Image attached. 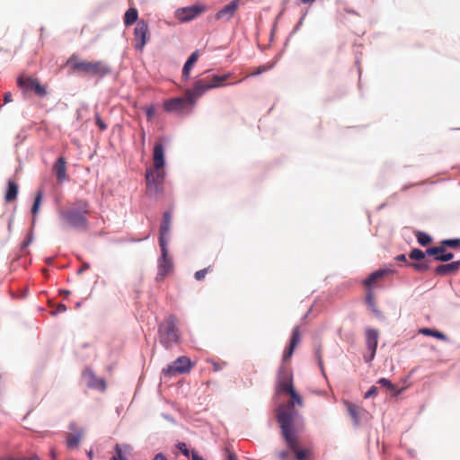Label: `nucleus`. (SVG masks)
<instances>
[{"instance_id":"nucleus-1","label":"nucleus","mask_w":460,"mask_h":460,"mask_svg":"<svg viewBox=\"0 0 460 460\" xmlns=\"http://www.w3.org/2000/svg\"><path fill=\"white\" fill-rule=\"evenodd\" d=\"M91 212L90 204L87 200L77 199L67 204V207L58 210L60 220L76 230H87V215Z\"/></svg>"},{"instance_id":"nucleus-2","label":"nucleus","mask_w":460,"mask_h":460,"mask_svg":"<svg viewBox=\"0 0 460 460\" xmlns=\"http://www.w3.org/2000/svg\"><path fill=\"white\" fill-rule=\"evenodd\" d=\"M280 434L291 452H293L297 460H305L312 455L310 448H301L299 447V433L303 426L294 427L292 418L286 414L279 416Z\"/></svg>"},{"instance_id":"nucleus-3","label":"nucleus","mask_w":460,"mask_h":460,"mask_svg":"<svg viewBox=\"0 0 460 460\" xmlns=\"http://www.w3.org/2000/svg\"><path fill=\"white\" fill-rule=\"evenodd\" d=\"M230 77L231 74L227 73L222 75H212L210 76L198 79L194 82L191 89H187L185 91V95L189 97L190 105H194L196 101L207 91L226 85V82Z\"/></svg>"},{"instance_id":"nucleus-4","label":"nucleus","mask_w":460,"mask_h":460,"mask_svg":"<svg viewBox=\"0 0 460 460\" xmlns=\"http://www.w3.org/2000/svg\"><path fill=\"white\" fill-rule=\"evenodd\" d=\"M67 64L75 73L102 77L111 72L109 65L102 60H79L75 55L70 57Z\"/></svg>"},{"instance_id":"nucleus-5","label":"nucleus","mask_w":460,"mask_h":460,"mask_svg":"<svg viewBox=\"0 0 460 460\" xmlns=\"http://www.w3.org/2000/svg\"><path fill=\"white\" fill-rule=\"evenodd\" d=\"M160 342L165 347L170 348L178 343L180 334L176 326V320L173 316H169L159 325Z\"/></svg>"},{"instance_id":"nucleus-6","label":"nucleus","mask_w":460,"mask_h":460,"mask_svg":"<svg viewBox=\"0 0 460 460\" xmlns=\"http://www.w3.org/2000/svg\"><path fill=\"white\" fill-rule=\"evenodd\" d=\"M288 394L290 395V400L286 404H280L276 410L277 421L279 424V416L286 414L292 418L294 427H301L302 425H299L296 421L298 412L294 407L295 404L303 406V399L295 389L290 391Z\"/></svg>"},{"instance_id":"nucleus-7","label":"nucleus","mask_w":460,"mask_h":460,"mask_svg":"<svg viewBox=\"0 0 460 460\" xmlns=\"http://www.w3.org/2000/svg\"><path fill=\"white\" fill-rule=\"evenodd\" d=\"M18 86L23 93L33 92L39 97L47 95V89L38 78L22 74L17 79Z\"/></svg>"},{"instance_id":"nucleus-8","label":"nucleus","mask_w":460,"mask_h":460,"mask_svg":"<svg viewBox=\"0 0 460 460\" xmlns=\"http://www.w3.org/2000/svg\"><path fill=\"white\" fill-rule=\"evenodd\" d=\"M160 248L161 257L158 260V273L156 276V280L158 281L164 280L173 270V263L172 259L169 257L167 246L162 244Z\"/></svg>"},{"instance_id":"nucleus-9","label":"nucleus","mask_w":460,"mask_h":460,"mask_svg":"<svg viewBox=\"0 0 460 460\" xmlns=\"http://www.w3.org/2000/svg\"><path fill=\"white\" fill-rule=\"evenodd\" d=\"M193 367L190 359L186 356L179 357L172 365L168 366L163 372L167 376H174L189 373Z\"/></svg>"},{"instance_id":"nucleus-10","label":"nucleus","mask_w":460,"mask_h":460,"mask_svg":"<svg viewBox=\"0 0 460 460\" xmlns=\"http://www.w3.org/2000/svg\"><path fill=\"white\" fill-rule=\"evenodd\" d=\"M135 48L142 51L149 39V26L147 22L140 20L137 22L134 30Z\"/></svg>"},{"instance_id":"nucleus-11","label":"nucleus","mask_w":460,"mask_h":460,"mask_svg":"<svg viewBox=\"0 0 460 460\" xmlns=\"http://www.w3.org/2000/svg\"><path fill=\"white\" fill-rule=\"evenodd\" d=\"M193 105H190L189 97H178L167 100L164 103V108L168 112L183 113L187 109V112L191 111Z\"/></svg>"},{"instance_id":"nucleus-12","label":"nucleus","mask_w":460,"mask_h":460,"mask_svg":"<svg viewBox=\"0 0 460 460\" xmlns=\"http://www.w3.org/2000/svg\"><path fill=\"white\" fill-rule=\"evenodd\" d=\"M293 389L292 376L285 367H280L277 378V394H288Z\"/></svg>"},{"instance_id":"nucleus-13","label":"nucleus","mask_w":460,"mask_h":460,"mask_svg":"<svg viewBox=\"0 0 460 460\" xmlns=\"http://www.w3.org/2000/svg\"><path fill=\"white\" fill-rule=\"evenodd\" d=\"M365 336H366V345L367 349L370 351L369 356H365L364 359L366 362H370L373 360L376 355L377 343H378V338H379V332L376 329L374 328H367L365 331Z\"/></svg>"},{"instance_id":"nucleus-14","label":"nucleus","mask_w":460,"mask_h":460,"mask_svg":"<svg viewBox=\"0 0 460 460\" xmlns=\"http://www.w3.org/2000/svg\"><path fill=\"white\" fill-rule=\"evenodd\" d=\"M146 188L151 193H157L162 189L164 181V172L160 170H156L154 172L152 170H147L146 174Z\"/></svg>"},{"instance_id":"nucleus-15","label":"nucleus","mask_w":460,"mask_h":460,"mask_svg":"<svg viewBox=\"0 0 460 460\" xmlns=\"http://www.w3.org/2000/svg\"><path fill=\"white\" fill-rule=\"evenodd\" d=\"M69 430L71 432L66 436V447L70 449L76 448L84 436V429L78 427L76 423L71 422L69 424Z\"/></svg>"},{"instance_id":"nucleus-16","label":"nucleus","mask_w":460,"mask_h":460,"mask_svg":"<svg viewBox=\"0 0 460 460\" xmlns=\"http://www.w3.org/2000/svg\"><path fill=\"white\" fill-rule=\"evenodd\" d=\"M204 7L198 5H191L187 7H181L176 10L175 17L182 22H189L194 18H196L199 14H200L204 11Z\"/></svg>"},{"instance_id":"nucleus-17","label":"nucleus","mask_w":460,"mask_h":460,"mask_svg":"<svg viewBox=\"0 0 460 460\" xmlns=\"http://www.w3.org/2000/svg\"><path fill=\"white\" fill-rule=\"evenodd\" d=\"M239 7V0H233L216 13V19L228 22Z\"/></svg>"},{"instance_id":"nucleus-18","label":"nucleus","mask_w":460,"mask_h":460,"mask_svg":"<svg viewBox=\"0 0 460 460\" xmlns=\"http://www.w3.org/2000/svg\"><path fill=\"white\" fill-rule=\"evenodd\" d=\"M171 223H172V217L171 214L168 211H165L163 214V221L160 226L159 229V245L162 246V244L167 246V240L166 235L169 234L171 229Z\"/></svg>"},{"instance_id":"nucleus-19","label":"nucleus","mask_w":460,"mask_h":460,"mask_svg":"<svg viewBox=\"0 0 460 460\" xmlns=\"http://www.w3.org/2000/svg\"><path fill=\"white\" fill-rule=\"evenodd\" d=\"M83 376L87 382V385L90 387L100 389L102 391L105 390L106 383L102 378H98L95 376L94 373L91 369H85L83 372Z\"/></svg>"},{"instance_id":"nucleus-20","label":"nucleus","mask_w":460,"mask_h":460,"mask_svg":"<svg viewBox=\"0 0 460 460\" xmlns=\"http://www.w3.org/2000/svg\"><path fill=\"white\" fill-rule=\"evenodd\" d=\"M460 269V261H455L447 264H440L435 270L434 273L438 276H447L456 273Z\"/></svg>"},{"instance_id":"nucleus-21","label":"nucleus","mask_w":460,"mask_h":460,"mask_svg":"<svg viewBox=\"0 0 460 460\" xmlns=\"http://www.w3.org/2000/svg\"><path fill=\"white\" fill-rule=\"evenodd\" d=\"M393 273L394 270L391 269H380L371 273L368 278L364 280L363 283L367 288H371L375 283Z\"/></svg>"},{"instance_id":"nucleus-22","label":"nucleus","mask_w":460,"mask_h":460,"mask_svg":"<svg viewBox=\"0 0 460 460\" xmlns=\"http://www.w3.org/2000/svg\"><path fill=\"white\" fill-rule=\"evenodd\" d=\"M153 161L155 170H161L164 166V149L161 143L155 145Z\"/></svg>"},{"instance_id":"nucleus-23","label":"nucleus","mask_w":460,"mask_h":460,"mask_svg":"<svg viewBox=\"0 0 460 460\" xmlns=\"http://www.w3.org/2000/svg\"><path fill=\"white\" fill-rule=\"evenodd\" d=\"M66 164L65 158L59 157L53 165V172L59 182H63L67 179Z\"/></svg>"},{"instance_id":"nucleus-24","label":"nucleus","mask_w":460,"mask_h":460,"mask_svg":"<svg viewBox=\"0 0 460 460\" xmlns=\"http://www.w3.org/2000/svg\"><path fill=\"white\" fill-rule=\"evenodd\" d=\"M344 404L349 416L353 420L354 424L358 425L360 421L361 415L364 412L363 408L350 402H345Z\"/></svg>"},{"instance_id":"nucleus-25","label":"nucleus","mask_w":460,"mask_h":460,"mask_svg":"<svg viewBox=\"0 0 460 460\" xmlns=\"http://www.w3.org/2000/svg\"><path fill=\"white\" fill-rule=\"evenodd\" d=\"M199 58V50L194 51L185 62L182 68V79L187 81L190 78V72Z\"/></svg>"},{"instance_id":"nucleus-26","label":"nucleus","mask_w":460,"mask_h":460,"mask_svg":"<svg viewBox=\"0 0 460 460\" xmlns=\"http://www.w3.org/2000/svg\"><path fill=\"white\" fill-rule=\"evenodd\" d=\"M18 195V185L13 181L9 180L4 199L6 202H12L16 199Z\"/></svg>"},{"instance_id":"nucleus-27","label":"nucleus","mask_w":460,"mask_h":460,"mask_svg":"<svg viewBox=\"0 0 460 460\" xmlns=\"http://www.w3.org/2000/svg\"><path fill=\"white\" fill-rule=\"evenodd\" d=\"M138 13L134 7L129 8L124 14V23L126 26H130L137 21Z\"/></svg>"},{"instance_id":"nucleus-28","label":"nucleus","mask_w":460,"mask_h":460,"mask_svg":"<svg viewBox=\"0 0 460 460\" xmlns=\"http://www.w3.org/2000/svg\"><path fill=\"white\" fill-rule=\"evenodd\" d=\"M419 332L427 336H432L441 341H447V336L439 331L429 329V328H421L419 330Z\"/></svg>"},{"instance_id":"nucleus-29","label":"nucleus","mask_w":460,"mask_h":460,"mask_svg":"<svg viewBox=\"0 0 460 460\" xmlns=\"http://www.w3.org/2000/svg\"><path fill=\"white\" fill-rule=\"evenodd\" d=\"M409 267H411L415 270L419 272H425L429 269V264L428 260L419 261L416 262H411L407 264Z\"/></svg>"},{"instance_id":"nucleus-30","label":"nucleus","mask_w":460,"mask_h":460,"mask_svg":"<svg viewBox=\"0 0 460 460\" xmlns=\"http://www.w3.org/2000/svg\"><path fill=\"white\" fill-rule=\"evenodd\" d=\"M377 384L394 392L395 395H398L402 392V389H397V387L394 385H393L391 381L388 380L387 378H380L377 381Z\"/></svg>"},{"instance_id":"nucleus-31","label":"nucleus","mask_w":460,"mask_h":460,"mask_svg":"<svg viewBox=\"0 0 460 460\" xmlns=\"http://www.w3.org/2000/svg\"><path fill=\"white\" fill-rule=\"evenodd\" d=\"M290 449L288 447V449H282L279 450L274 453L272 456V460H290L291 459V454Z\"/></svg>"},{"instance_id":"nucleus-32","label":"nucleus","mask_w":460,"mask_h":460,"mask_svg":"<svg viewBox=\"0 0 460 460\" xmlns=\"http://www.w3.org/2000/svg\"><path fill=\"white\" fill-rule=\"evenodd\" d=\"M367 303L368 306L370 307V309L372 310V312L376 314V316L382 317V313L377 309L375 300H374V297H373V295L370 292L367 293Z\"/></svg>"},{"instance_id":"nucleus-33","label":"nucleus","mask_w":460,"mask_h":460,"mask_svg":"<svg viewBox=\"0 0 460 460\" xmlns=\"http://www.w3.org/2000/svg\"><path fill=\"white\" fill-rule=\"evenodd\" d=\"M300 340H301V334H300L299 327L296 326L293 329L289 345L296 348L298 345V343L300 342Z\"/></svg>"},{"instance_id":"nucleus-34","label":"nucleus","mask_w":460,"mask_h":460,"mask_svg":"<svg viewBox=\"0 0 460 460\" xmlns=\"http://www.w3.org/2000/svg\"><path fill=\"white\" fill-rule=\"evenodd\" d=\"M416 237H417L418 243L422 246L429 244L432 241L431 237L428 234L420 232V231H418L416 233Z\"/></svg>"},{"instance_id":"nucleus-35","label":"nucleus","mask_w":460,"mask_h":460,"mask_svg":"<svg viewBox=\"0 0 460 460\" xmlns=\"http://www.w3.org/2000/svg\"><path fill=\"white\" fill-rule=\"evenodd\" d=\"M409 257L410 259L417 261H423L425 260V252L420 249L415 248L411 251Z\"/></svg>"},{"instance_id":"nucleus-36","label":"nucleus","mask_w":460,"mask_h":460,"mask_svg":"<svg viewBox=\"0 0 460 460\" xmlns=\"http://www.w3.org/2000/svg\"><path fill=\"white\" fill-rule=\"evenodd\" d=\"M454 258V253L446 251V247L443 246V252L438 253V257H435L436 261H449Z\"/></svg>"},{"instance_id":"nucleus-37","label":"nucleus","mask_w":460,"mask_h":460,"mask_svg":"<svg viewBox=\"0 0 460 460\" xmlns=\"http://www.w3.org/2000/svg\"><path fill=\"white\" fill-rule=\"evenodd\" d=\"M42 195H43L42 190H39L36 194L34 203L31 208V212L33 215H36L40 209V206L41 199H42Z\"/></svg>"},{"instance_id":"nucleus-38","label":"nucleus","mask_w":460,"mask_h":460,"mask_svg":"<svg viewBox=\"0 0 460 460\" xmlns=\"http://www.w3.org/2000/svg\"><path fill=\"white\" fill-rule=\"evenodd\" d=\"M443 252V245H439V246H434V247H429L426 250L425 252V255L428 254L429 256H434L435 257H438V253H441Z\"/></svg>"},{"instance_id":"nucleus-39","label":"nucleus","mask_w":460,"mask_h":460,"mask_svg":"<svg viewBox=\"0 0 460 460\" xmlns=\"http://www.w3.org/2000/svg\"><path fill=\"white\" fill-rule=\"evenodd\" d=\"M212 270V266H208V268L202 269L195 272L194 277L198 281H201L205 279L207 274Z\"/></svg>"},{"instance_id":"nucleus-40","label":"nucleus","mask_w":460,"mask_h":460,"mask_svg":"<svg viewBox=\"0 0 460 460\" xmlns=\"http://www.w3.org/2000/svg\"><path fill=\"white\" fill-rule=\"evenodd\" d=\"M441 245L449 248H456L460 246V239H446L441 242Z\"/></svg>"},{"instance_id":"nucleus-41","label":"nucleus","mask_w":460,"mask_h":460,"mask_svg":"<svg viewBox=\"0 0 460 460\" xmlns=\"http://www.w3.org/2000/svg\"><path fill=\"white\" fill-rule=\"evenodd\" d=\"M116 455L112 456L111 460H128L122 454V449L119 444L115 446Z\"/></svg>"},{"instance_id":"nucleus-42","label":"nucleus","mask_w":460,"mask_h":460,"mask_svg":"<svg viewBox=\"0 0 460 460\" xmlns=\"http://www.w3.org/2000/svg\"><path fill=\"white\" fill-rule=\"evenodd\" d=\"M295 349L296 348H294L290 345L288 346V348L283 353V357H282L283 362H288L291 358Z\"/></svg>"},{"instance_id":"nucleus-43","label":"nucleus","mask_w":460,"mask_h":460,"mask_svg":"<svg viewBox=\"0 0 460 460\" xmlns=\"http://www.w3.org/2000/svg\"><path fill=\"white\" fill-rule=\"evenodd\" d=\"M270 68H271V66H267V65L260 66L259 67L256 68V70L252 72L250 74V75H252V76L259 75L261 73L270 70Z\"/></svg>"},{"instance_id":"nucleus-44","label":"nucleus","mask_w":460,"mask_h":460,"mask_svg":"<svg viewBox=\"0 0 460 460\" xmlns=\"http://www.w3.org/2000/svg\"><path fill=\"white\" fill-rule=\"evenodd\" d=\"M146 114L148 120H152L153 118L155 115V109L153 105L146 107Z\"/></svg>"},{"instance_id":"nucleus-45","label":"nucleus","mask_w":460,"mask_h":460,"mask_svg":"<svg viewBox=\"0 0 460 460\" xmlns=\"http://www.w3.org/2000/svg\"><path fill=\"white\" fill-rule=\"evenodd\" d=\"M177 448L185 456H190V450L188 449L187 446L185 443L183 442H179L177 444Z\"/></svg>"},{"instance_id":"nucleus-46","label":"nucleus","mask_w":460,"mask_h":460,"mask_svg":"<svg viewBox=\"0 0 460 460\" xmlns=\"http://www.w3.org/2000/svg\"><path fill=\"white\" fill-rule=\"evenodd\" d=\"M376 394H377V388L376 386H371L369 388V390L365 394L364 397L366 399L370 398V397L376 396Z\"/></svg>"},{"instance_id":"nucleus-47","label":"nucleus","mask_w":460,"mask_h":460,"mask_svg":"<svg viewBox=\"0 0 460 460\" xmlns=\"http://www.w3.org/2000/svg\"><path fill=\"white\" fill-rule=\"evenodd\" d=\"M96 124L102 131L107 128L106 124L102 120L99 115H96Z\"/></svg>"},{"instance_id":"nucleus-48","label":"nucleus","mask_w":460,"mask_h":460,"mask_svg":"<svg viewBox=\"0 0 460 460\" xmlns=\"http://www.w3.org/2000/svg\"><path fill=\"white\" fill-rule=\"evenodd\" d=\"M66 311V306L63 304H59L57 308H56V311L53 313L54 314H61V313H64Z\"/></svg>"},{"instance_id":"nucleus-49","label":"nucleus","mask_w":460,"mask_h":460,"mask_svg":"<svg viewBox=\"0 0 460 460\" xmlns=\"http://www.w3.org/2000/svg\"><path fill=\"white\" fill-rule=\"evenodd\" d=\"M226 453H227L226 460H237L236 456L234 452L230 451L229 449H226Z\"/></svg>"},{"instance_id":"nucleus-50","label":"nucleus","mask_w":460,"mask_h":460,"mask_svg":"<svg viewBox=\"0 0 460 460\" xmlns=\"http://www.w3.org/2000/svg\"><path fill=\"white\" fill-rule=\"evenodd\" d=\"M12 100L13 99H12L11 93H9V92L5 93L4 95V103H8V102H12Z\"/></svg>"},{"instance_id":"nucleus-51","label":"nucleus","mask_w":460,"mask_h":460,"mask_svg":"<svg viewBox=\"0 0 460 460\" xmlns=\"http://www.w3.org/2000/svg\"><path fill=\"white\" fill-rule=\"evenodd\" d=\"M153 460H168V459L166 458V456L164 454L159 453L155 456Z\"/></svg>"},{"instance_id":"nucleus-52","label":"nucleus","mask_w":460,"mask_h":460,"mask_svg":"<svg viewBox=\"0 0 460 460\" xmlns=\"http://www.w3.org/2000/svg\"><path fill=\"white\" fill-rule=\"evenodd\" d=\"M32 242V237L29 235L26 240L22 243V247L28 246Z\"/></svg>"},{"instance_id":"nucleus-53","label":"nucleus","mask_w":460,"mask_h":460,"mask_svg":"<svg viewBox=\"0 0 460 460\" xmlns=\"http://www.w3.org/2000/svg\"><path fill=\"white\" fill-rule=\"evenodd\" d=\"M315 353L318 358L319 364H320V366H322L323 362H322V356H321V348H318L316 349Z\"/></svg>"},{"instance_id":"nucleus-54","label":"nucleus","mask_w":460,"mask_h":460,"mask_svg":"<svg viewBox=\"0 0 460 460\" xmlns=\"http://www.w3.org/2000/svg\"><path fill=\"white\" fill-rule=\"evenodd\" d=\"M398 261H406V256L404 254H399L395 258Z\"/></svg>"},{"instance_id":"nucleus-55","label":"nucleus","mask_w":460,"mask_h":460,"mask_svg":"<svg viewBox=\"0 0 460 460\" xmlns=\"http://www.w3.org/2000/svg\"><path fill=\"white\" fill-rule=\"evenodd\" d=\"M22 459L23 460H40L38 456H32L25 457V458H22Z\"/></svg>"},{"instance_id":"nucleus-56","label":"nucleus","mask_w":460,"mask_h":460,"mask_svg":"<svg viewBox=\"0 0 460 460\" xmlns=\"http://www.w3.org/2000/svg\"><path fill=\"white\" fill-rule=\"evenodd\" d=\"M316 0H300V2L304 4H313L314 2H315Z\"/></svg>"},{"instance_id":"nucleus-57","label":"nucleus","mask_w":460,"mask_h":460,"mask_svg":"<svg viewBox=\"0 0 460 460\" xmlns=\"http://www.w3.org/2000/svg\"><path fill=\"white\" fill-rule=\"evenodd\" d=\"M89 267H90V266H89V264H88V263H84V264L83 265V267L79 270V271H78V272H79V273H82V272H83V270H86V269H89Z\"/></svg>"},{"instance_id":"nucleus-58","label":"nucleus","mask_w":460,"mask_h":460,"mask_svg":"<svg viewBox=\"0 0 460 460\" xmlns=\"http://www.w3.org/2000/svg\"><path fill=\"white\" fill-rule=\"evenodd\" d=\"M13 221V218H10V219H9V222H8V230H9V232H11V231H12Z\"/></svg>"},{"instance_id":"nucleus-59","label":"nucleus","mask_w":460,"mask_h":460,"mask_svg":"<svg viewBox=\"0 0 460 460\" xmlns=\"http://www.w3.org/2000/svg\"><path fill=\"white\" fill-rule=\"evenodd\" d=\"M213 366H214V370H215V371L219 370V366H218V364H217V363H215V362H214V363H213Z\"/></svg>"},{"instance_id":"nucleus-60","label":"nucleus","mask_w":460,"mask_h":460,"mask_svg":"<svg viewBox=\"0 0 460 460\" xmlns=\"http://www.w3.org/2000/svg\"><path fill=\"white\" fill-rule=\"evenodd\" d=\"M0 460H23V459H16V458H12V457H5V458H2Z\"/></svg>"},{"instance_id":"nucleus-61","label":"nucleus","mask_w":460,"mask_h":460,"mask_svg":"<svg viewBox=\"0 0 460 460\" xmlns=\"http://www.w3.org/2000/svg\"><path fill=\"white\" fill-rule=\"evenodd\" d=\"M51 456L53 459H56V451L54 449L51 450Z\"/></svg>"},{"instance_id":"nucleus-62","label":"nucleus","mask_w":460,"mask_h":460,"mask_svg":"<svg viewBox=\"0 0 460 460\" xmlns=\"http://www.w3.org/2000/svg\"><path fill=\"white\" fill-rule=\"evenodd\" d=\"M61 293L64 294L65 296H68L70 294L68 290H62Z\"/></svg>"},{"instance_id":"nucleus-63","label":"nucleus","mask_w":460,"mask_h":460,"mask_svg":"<svg viewBox=\"0 0 460 460\" xmlns=\"http://www.w3.org/2000/svg\"><path fill=\"white\" fill-rule=\"evenodd\" d=\"M93 452L92 451L88 452V457L90 459H93Z\"/></svg>"},{"instance_id":"nucleus-64","label":"nucleus","mask_w":460,"mask_h":460,"mask_svg":"<svg viewBox=\"0 0 460 460\" xmlns=\"http://www.w3.org/2000/svg\"><path fill=\"white\" fill-rule=\"evenodd\" d=\"M141 139H142V141H143V143H144V142H145V132H144V131L142 132Z\"/></svg>"}]
</instances>
